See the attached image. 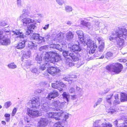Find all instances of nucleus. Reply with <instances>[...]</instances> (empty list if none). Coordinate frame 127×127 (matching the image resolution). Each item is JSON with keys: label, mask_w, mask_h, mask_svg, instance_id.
<instances>
[{"label": "nucleus", "mask_w": 127, "mask_h": 127, "mask_svg": "<svg viewBox=\"0 0 127 127\" xmlns=\"http://www.w3.org/2000/svg\"><path fill=\"white\" fill-rule=\"evenodd\" d=\"M61 59V56L56 51H52L47 52L44 57V63L39 66L40 70H44L46 68H48L51 63H54L58 62Z\"/></svg>", "instance_id": "obj_1"}, {"label": "nucleus", "mask_w": 127, "mask_h": 127, "mask_svg": "<svg viewBox=\"0 0 127 127\" xmlns=\"http://www.w3.org/2000/svg\"><path fill=\"white\" fill-rule=\"evenodd\" d=\"M109 35V38L110 41L115 40L117 42H122V41H124V40L120 37L125 38L127 36V30L123 27H117L116 31L111 32Z\"/></svg>", "instance_id": "obj_2"}, {"label": "nucleus", "mask_w": 127, "mask_h": 127, "mask_svg": "<svg viewBox=\"0 0 127 127\" xmlns=\"http://www.w3.org/2000/svg\"><path fill=\"white\" fill-rule=\"evenodd\" d=\"M77 44L73 45L70 47V50H71L73 52V54L75 56L76 60V61H78L77 63V67H79L83 65L84 63L85 60L83 57V54L82 49L80 46V44H81L78 40L77 41Z\"/></svg>", "instance_id": "obj_3"}, {"label": "nucleus", "mask_w": 127, "mask_h": 127, "mask_svg": "<svg viewBox=\"0 0 127 127\" xmlns=\"http://www.w3.org/2000/svg\"><path fill=\"white\" fill-rule=\"evenodd\" d=\"M63 56L65 58L66 64L69 66H73L74 62H76L75 56L73 53L68 51L64 50L63 52Z\"/></svg>", "instance_id": "obj_4"}, {"label": "nucleus", "mask_w": 127, "mask_h": 127, "mask_svg": "<svg viewBox=\"0 0 127 127\" xmlns=\"http://www.w3.org/2000/svg\"><path fill=\"white\" fill-rule=\"evenodd\" d=\"M14 35L17 36V37L21 39L22 42H19L16 47L17 49H21L23 48L25 46V44L27 43L28 40L26 39V36L24 34L23 32H21L19 31L15 32L12 31Z\"/></svg>", "instance_id": "obj_5"}, {"label": "nucleus", "mask_w": 127, "mask_h": 127, "mask_svg": "<svg viewBox=\"0 0 127 127\" xmlns=\"http://www.w3.org/2000/svg\"><path fill=\"white\" fill-rule=\"evenodd\" d=\"M106 69L110 71L114 72L115 74H118L120 73L123 69V66L121 64L113 63L106 66Z\"/></svg>", "instance_id": "obj_6"}, {"label": "nucleus", "mask_w": 127, "mask_h": 127, "mask_svg": "<svg viewBox=\"0 0 127 127\" xmlns=\"http://www.w3.org/2000/svg\"><path fill=\"white\" fill-rule=\"evenodd\" d=\"M66 102L65 101L64 102H62L60 100L57 99H55L52 101L51 105L52 106L55 107L54 109L56 110L59 111V112H63V113L62 107L66 105Z\"/></svg>", "instance_id": "obj_7"}, {"label": "nucleus", "mask_w": 127, "mask_h": 127, "mask_svg": "<svg viewBox=\"0 0 127 127\" xmlns=\"http://www.w3.org/2000/svg\"><path fill=\"white\" fill-rule=\"evenodd\" d=\"M81 44L84 46L87 45V47L90 48L89 52L90 54L94 53L96 50V49L97 48V46L94 43L93 41L90 39L87 40V42H86V40L84 43Z\"/></svg>", "instance_id": "obj_8"}, {"label": "nucleus", "mask_w": 127, "mask_h": 127, "mask_svg": "<svg viewBox=\"0 0 127 127\" xmlns=\"http://www.w3.org/2000/svg\"><path fill=\"white\" fill-rule=\"evenodd\" d=\"M30 34L31 39L34 40L35 43L40 45L44 44L45 41L44 38L40 36L39 34L34 33L32 34Z\"/></svg>", "instance_id": "obj_9"}, {"label": "nucleus", "mask_w": 127, "mask_h": 127, "mask_svg": "<svg viewBox=\"0 0 127 127\" xmlns=\"http://www.w3.org/2000/svg\"><path fill=\"white\" fill-rule=\"evenodd\" d=\"M64 115V113L63 112H51L49 113H47L46 114V117H45L41 118L40 120L42 118H46L48 121V118H54L56 120H60V117Z\"/></svg>", "instance_id": "obj_10"}, {"label": "nucleus", "mask_w": 127, "mask_h": 127, "mask_svg": "<svg viewBox=\"0 0 127 127\" xmlns=\"http://www.w3.org/2000/svg\"><path fill=\"white\" fill-rule=\"evenodd\" d=\"M48 124V120L46 118H41L39 121L38 127H44ZM62 123L58 122L55 124V127H64L61 125Z\"/></svg>", "instance_id": "obj_11"}, {"label": "nucleus", "mask_w": 127, "mask_h": 127, "mask_svg": "<svg viewBox=\"0 0 127 127\" xmlns=\"http://www.w3.org/2000/svg\"><path fill=\"white\" fill-rule=\"evenodd\" d=\"M28 104L31 108L38 109L40 108V103L38 98H33L29 101Z\"/></svg>", "instance_id": "obj_12"}, {"label": "nucleus", "mask_w": 127, "mask_h": 127, "mask_svg": "<svg viewBox=\"0 0 127 127\" xmlns=\"http://www.w3.org/2000/svg\"><path fill=\"white\" fill-rule=\"evenodd\" d=\"M31 24L29 25L27 27V29L25 32V34L26 35H30L33 32V30L36 29V27L35 24L36 23V21L34 20H33V21L31 23Z\"/></svg>", "instance_id": "obj_13"}, {"label": "nucleus", "mask_w": 127, "mask_h": 127, "mask_svg": "<svg viewBox=\"0 0 127 127\" xmlns=\"http://www.w3.org/2000/svg\"><path fill=\"white\" fill-rule=\"evenodd\" d=\"M112 126L110 123L101 124L100 120L95 121L93 125V127H112Z\"/></svg>", "instance_id": "obj_14"}, {"label": "nucleus", "mask_w": 127, "mask_h": 127, "mask_svg": "<svg viewBox=\"0 0 127 127\" xmlns=\"http://www.w3.org/2000/svg\"><path fill=\"white\" fill-rule=\"evenodd\" d=\"M47 70L48 73L53 76L55 75L61 71L60 69H58L57 67H50L49 66L47 69Z\"/></svg>", "instance_id": "obj_15"}, {"label": "nucleus", "mask_w": 127, "mask_h": 127, "mask_svg": "<svg viewBox=\"0 0 127 127\" xmlns=\"http://www.w3.org/2000/svg\"><path fill=\"white\" fill-rule=\"evenodd\" d=\"M27 111V114L31 117H36L39 115V112L38 110L31 109L28 108Z\"/></svg>", "instance_id": "obj_16"}, {"label": "nucleus", "mask_w": 127, "mask_h": 127, "mask_svg": "<svg viewBox=\"0 0 127 127\" xmlns=\"http://www.w3.org/2000/svg\"><path fill=\"white\" fill-rule=\"evenodd\" d=\"M76 33L78 35L79 41L81 43H84L85 42L86 39L84 37L83 33L81 30L77 31L76 32Z\"/></svg>", "instance_id": "obj_17"}, {"label": "nucleus", "mask_w": 127, "mask_h": 127, "mask_svg": "<svg viewBox=\"0 0 127 127\" xmlns=\"http://www.w3.org/2000/svg\"><path fill=\"white\" fill-rule=\"evenodd\" d=\"M59 44H54L51 45V47H52L53 48H56L60 51H63V47L66 46V44L64 42H59Z\"/></svg>", "instance_id": "obj_18"}, {"label": "nucleus", "mask_w": 127, "mask_h": 127, "mask_svg": "<svg viewBox=\"0 0 127 127\" xmlns=\"http://www.w3.org/2000/svg\"><path fill=\"white\" fill-rule=\"evenodd\" d=\"M0 40V43L3 45L7 46L10 45L11 41L9 38L10 37H5Z\"/></svg>", "instance_id": "obj_19"}, {"label": "nucleus", "mask_w": 127, "mask_h": 127, "mask_svg": "<svg viewBox=\"0 0 127 127\" xmlns=\"http://www.w3.org/2000/svg\"><path fill=\"white\" fill-rule=\"evenodd\" d=\"M59 95L58 91L56 90H54L48 94L47 98L49 100H51L52 98H54L58 97Z\"/></svg>", "instance_id": "obj_20"}, {"label": "nucleus", "mask_w": 127, "mask_h": 127, "mask_svg": "<svg viewBox=\"0 0 127 127\" xmlns=\"http://www.w3.org/2000/svg\"><path fill=\"white\" fill-rule=\"evenodd\" d=\"M118 121L117 120L115 121L113 124L115 127H127V119L125 120L124 123L118 124Z\"/></svg>", "instance_id": "obj_21"}, {"label": "nucleus", "mask_w": 127, "mask_h": 127, "mask_svg": "<svg viewBox=\"0 0 127 127\" xmlns=\"http://www.w3.org/2000/svg\"><path fill=\"white\" fill-rule=\"evenodd\" d=\"M113 96L114 97L115 100H116L119 99L118 94H116L113 96V94L107 95L106 98V101L110 105L111 104V100Z\"/></svg>", "instance_id": "obj_22"}, {"label": "nucleus", "mask_w": 127, "mask_h": 127, "mask_svg": "<svg viewBox=\"0 0 127 127\" xmlns=\"http://www.w3.org/2000/svg\"><path fill=\"white\" fill-rule=\"evenodd\" d=\"M66 39L68 41L71 42L74 37V34L71 31H69L66 34Z\"/></svg>", "instance_id": "obj_23"}, {"label": "nucleus", "mask_w": 127, "mask_h": 127, "mask_svg": "<svg viewBox=\"0 0 127 127\" xmlns=\"http://www.w3.org/2000/svg\"><path fill=\"white\" fill-rule=\"evenodd\" d=\"M40 110L42 112H44V111L48 112L49 109V106L47 103L43 104L42 105L40 106Z\"/></svg>", "instance_id": "obj_24"}, {"label": "nucleus", "mask_w": 127, "mask_h": 127, "mask_svg": "<svg viewBox=\"0 0 127 127\" xmlns=\"http://www.w3.org/2000/svg\"><path fill=\"white\" fill-rule=\"evenodd\" d=\"M33 20L31 19L28 18L22 19V21L23 23V25L26 26L31 23L33 21Z\"/></svg>", "instance_id": "obj_25"}, {"label": "nucleus", "mask_w": 127, "mask_h": 127, "mask_svg": "<svg viewBox=\"0 0 127 127\" xmlns=\"http://www.w3.org/2000/svg\"><path fill=\"white\" fill-rule=\"evenodd\" d=\"M81 24L83 26L88 28L89 29L92 30L93 29L92 25L91 23L89 22H86L85 21L82 20L81 21Z\"/></svg>", "instance_id": "obj_26"}, {"label": "nucleus", "mask_w": 127, "mask_h": 127, "mask_svg": "<svg viewBox=\"0 0 127 127\" xmlns=\"http://www.w3.org/2000/svg\"><path fill=\"white\" fill-rule=\"evenodd\" d=\"M43 55L41 53H39L37 54L36 56L35 59L37 61V63L39 64H41L42 61Z\"/></svg>", "instance_id": "obj_27"}, {"label": "nucleus", "mask_w": 127, "mask_h": 127, "mask_svg": "<svg viewBox=\"0 0 127 127\" xmlns=\"http://www.w3.org/2000/svg\"><path fill=\"white\" fill-rule=\"evenodd\" d=\"M64 35L62 33H59L57 35L56 39L58 42H64L62 41L64 38Z\"/></svg>", "instance_id": "obj_28"}, {"label": "nucleus", "mask_w": 127, "mask_h": 127, "mask_svg": "<svg viewBox=\"0 0 127 127\" xmlns=\"http://www.w3.org/2000/svg\"><path fill=\"white\" fill-rule=\"evenodd\" d=\"M10 28V27L8 26L7 27L4 28L3 30V31H4L5 34L7 35V37H11V31Z\"/></svg>", "instance_id": "obj_29"}, {"label": "nucleus", "mask_w": 127, "mask_h": 127, "mask_svg": "<svg viewBox=\"0 0 127 127\" xmlns=\"http://www.w3.org/2000/svg\"><path fill=\"white\" fill-rule=\"evenodd\" d=\"M62 95L64 99V101H65L66 102L67 105L69 101V95L68 94H67L66 92H64L62 94Z\"/></svg>", "instance_id": "obj_30"}, {"label": "nucleus", "mask_w": 127, "mask_h": 127, "mask_svg": "<svg viewBox=\"0 0 127 127\" xmlns=\"http://www.w3.org/2000/svg\"><path fill=\"white\" fill-rule=\"evenodd\" d=\"M28 46L29 49L32 50H35L37 48L36 45L32 42H29L28 44Z\"/></svg>", "instance_id": "obj_31"}, {"label": "nucleus", "mask_w": 127, "mask_h": 127, "mask_svg": "<svg viewBox=\"0 0 127 127\" xmlns=\"http://www.w3.org/2000/svg\"><path fill=\"white\" fill-rule=\"evenodd\" d=\"M121 102L127 101V94L125 93H122L120 98Z\"/></svg>", "instance_id": "obj_32"}, {"label": "nucleus", "mask_w": 127, "mask_h": 127, "mask_svg": "<svg viewBox=\"0 0 127 127\" xmlns=\"http://www.w3.org/2000/svg\"><path fill=\"white\" fill-rule=\"evenodd\" d=\"M51 86L52 88L54 89H57L59 90L60 92L63 91V90L62 88L58 87V84H57V82H56V83H52L51 84Z\"/></svg>", "instance_id": "obj_33"}, {"label": "nucleus", "mask_w": 127, "mask_h": 127, "mask_svg": "<svg viewBox=\"0 0 127 127\" xmlns=\"http://www.w3.org/2000/svg\"><path fill=\"white\" fill-rule=\"evenodd\" d=\"M23 14L20 15V19H22V17L23 16L25 17H27L29 15V12H28V10L27 9H23L22 11Z\"/></svg>", "instance_id": "obj_34"}, {"label": "nucleus", "mask_w": 127, "mask_h": 127, "mask_svg": "<svg viewBox=\"0 0 127 127\" xmlns=\"http://www.w3.org/2000/svg\"><path fill=\"white\" fill-rule=\"evenodd\" d=\"M31 52L30 51H27V52H24L23 54V58L28 59L29 58L31 55Z\"/></svg>", "instance_id": "obj_35"}, {"label": "nucleus", "mask_w": 127, "mask_h": 127, "mask_svg": "<svg viewBox=\"0 0 127 127\" xmlns=\"http://www.w3.org/2000/svg\"><path fill=\"white\" fill-rule=\"evenodd\" d=\"M65 10L66 12L69 13L72 12L73 9L72 7L70 6L65 5L64 6Z\"/></svg>", "instance_id": "obj_36"}, {"label": "nucleus", "mask_w": 127, "mask_h": 127, "mask_svg": "<svg viewBox=\"0 0 127 127\" xmlns=\"http://www.w3.org/2000/svg\"><path fill=\"white\" fill-rule=\"evenodd\" d=\"M24 121L26 124L27 125H31V124L30 122V119L28 118V117L26 116L24 117Z\"/></svg>", "instance_id": "obj_37"}, {"label": "nucleus", "mask_w": 127, "mask_h": 127, "mask_svg": "<svg viewBox=\"0 0 127 127\" xmlns=\"http://www.w3.org/2000/svg\"><path fill=\"white\" fill-rule=\"evenodd\" d=\"M113 53L111 52H107L105 55V57L107 59H110L113 57Z\"/></svg>", "instance_id": "obj_38"}, {"label": "nucleus", "mask_w": 127, "mask_h": 127, "mask_svg": "<svg viewBox=\"0 0 127 127\" xmlns=\"http://www.w3.org/2000/svg\"><path fill=\"white\" fill-rule=\"evenodd\" d=\"M7 66L9 68L12 69L16 68L17 67V65L15 64L14 63H11L9 64Z\"/></svg>", "instance_id": "obj_39"}, {"label": "nucleus", "mask_w": 127, "mask_h": 127, "mask_svg": "<svg viewBox=\"0 0 127 127\" xmlns=\"http://www.w3.org/2000/svg\"><path fill=\"white\" fill-rule=\"evenodd\" d=\"M100 44V45L99 46L98 50V51L101 52L102 51L104 47V42H102Z\"/></svg>", "instance_id": "obj_40"}, {"label": "nucleus", "mask_w": 127, "mask_h": 127, "mask_svg": "<svg viewBox=\"0 0 127 127\" xmlns=\"http://www.w3.org/2000/svg\"><path fill=\"white\" fill-rule=\"evenodd\" d=\"M12 104V103L10 101H7L4 103V107L7 109Z\"/></svg>", "instance_id": "obj_41"}, {"label": "nucleus", "mask_w": 127, "mask_h": 127, "mask_svg": "<svg viewBox=\"0 0 127 127\" xmlns=\"http://www.w3.org/2000/svg\"><path fill=\"white\" fill-rule=\"evenodd\" d=\"M31 71L32 73L35 74V75L38 74L40 72L39 71H38L36 68H32Z\"/></svg>", "instance_id": "obj_42"}, {"label": "nucleus", "mask_w": 127, "mask_h": 127, "mask_svg": "<svg viewBox=\"0 0 127 127\" xmlns=\"http://www.w3.org/2000/svg\"><path fill=\"white\" fill-rule=\"evenodd\" d=\"M63 112L64 115H62L60 117L63 116L64 117V118L65 119V120H66V119L68 118L69 117L68 114L67 113H64V111H63Z\"/></svg>", "instance_id": "obj_43"}, {"label": "nucleus", "mask_w": 127, "mask_h": 127, "mask_svg": "<svg viewBox=\"0 0 127 127\" xmlns=\"http://www.w3.org/2000/svg\"><path fill=\"white\" fill-rule=\"evenodd\" d=\"M69 92L70 94H75V90L73 88H71L69 90Z\"/></svg>", "instance_id": "obj_44"}, {"label": "nucleus", "mask_w": 127, "mask_h": 127, "mask_svg": "<svg viewBox=\"0 0 127 127\" xmlns=\"http://www.w3.org/2000/svg\"><path fill=\"white\" fill-rule=\"evenodd\" d=\"M47 48L46 46H42L40 47L39 48V50L40 51H44L43 50H45Z\"/></svg>", "instance_id": "obj_45"}, {"label": "nucleus", "mask_w": 127, "mask_h": 127, "mask_svg": "<svg viewBox=\"0 0 127 127\" xmlns=\"http://www.w3.org/2000/svg\"><path fill=\"white\" fill-rule=\"evenodd\" d=\"M56 1L60 5H62L64 3V1L63 0H56Z\"/></svg>", "instance_id": "obj_46"}, {"label": "nucleus", "mask_w": 127, "mask_h": 127, "mask_svg": "<svg viewBox=\"0 0 127 127\" xmlns=\"http://www.w3.org/2000/svg\"><path fill=\"white\" fill-rule=\"evenodd\" d=\"M17 111V109L16 108H14L13 109L12 111V112L11 114V116H13L15 115L16 111Z\"/></svg>", "instance_id": "obj_47"}, {"label": "nucleus", "mask_w": 127, "mask_h": 127, "mask_svg": "<svg viewBox=\"0 0 127 127\" xmlns=\"http://www.w3.org/2000/svg\"><path fill=\"white\" fill-rule=\"evenodd\" d=\"M76 90L77 92H78V94H80L82 92V89L80 88L79 87L76 86Z\"/></svg>", "instance_id": "obj_48"}, {"label": "nucleus", "mask_w": 127, "mask_h": 127, "mask_svg": "<svg viewBox=\"0 0 127 127\" xmlns=\"http://www.w3.org/2000/svg\"><path fill=\"white\" fill-rule=\"evenodd\" d=\"M43 89H38L36 90V91L35 92V93L36 94L41 93L43 92Z\"/></svg>", "instance_id": "obj_49"}, {"label": "nucleus", "mask_w": 127, "mask_h": 127, "mask_svg": "<svg viewBox=\"0 0 127 127\" xmlns=\"http://www.w3.org/2000/svg\"><path fill=\"white\" fill-rule=\"evenodd\" d=\"M96 39L97 40L98 43L99 44H101V43L102 42V38L101 37L96 36Z\"/></svg>", "instance_id": "obj_50"}, {"label": "nucleus", "mask_w": 127, "mask_h": 127, "mask_svg": "<svg viewBox=\"0 0 127 127\" xmlns=\"http://www.w3.org/2000/svg\"><path fill=\"white\" fill-rule=\"evenodd\" d=\"M32 64L31 61H30L27 63L26 66L27 68H30V66Z\"/></svg>", "instance_id": "obj_51"}, {"label": "nucleus", "mask_w": 127, "mask_h": 127, "mask_svg": "<svg viewBox=\"0 0 127 127\" xmlns=\"http://www.w3.org/2000/svg\"><path fill=\"white\" fill-rule=\"evenodd\" d=\"M3 32L2 30H0V40L3 37H4V36L3 35Z\"/></svg>", "instance_id": "obj_52"}, {"label": "nucleus", "mask_w": 127, "mask_h": 127, "mask_svg": "<svg viewBox=\"0 0 127 127\" xmlns=\"http://www.w3.org/2000/svg\"><path fill=\"white\" fill-rule=\"evenodd\" d=\"M63 79L64 80L68 81L69 83H71V82L72 81V79H71L66 78H63Z\"/></svg>", "instance_id": "obj_53"}, {"label": "nucleus", "mask_w": 127, "mask_h": 127, "mask_svg": "<svg viewBox=\"0 0 127 127\" xmlns=\"http://www.w3.org/2000/svg\"><path fill=\"white\" fill-rule=\"evenodd\" d=\"M49 24L45 25L44 27H42V29L44 30H46L48 28Z\"/></svg>", "instance_id": "obj_54"}, {"label": "nucleus", "mask_w": 127, "mask_h": 127, "mask_svg": "<svg viewBox=\"0 0 127 127\" xmlns=\"http://www.w3.org/2000/svg\"><path fill=\"white\" fill-rule=\"evenodd\" d=\"M6 24V23L5 22L2 21L0 22V26H4Z\"/></svg>", "instance_id": "obj_55"}, {"label": "nucleus", "mask_w": 127, "mask_h": 127, "mask_svg": "<svg viewBox=\"0 0 127 127\" xmlns=\"http://www.w3.org/2000/svg\"><path fill=\"white\" fill-rule=\"evenodd\" d=\"M124 41H123V40L122 41V42H117V44L119 45L120 47H121V46H123L124 45Z\"/></svg>", "instance_id": "obj_56"}, {"label": "nucleus", "mask_w": 127, "mask_h": 127, "mask_svg": "<svg viewBox=\"0 0 127 127\" xmlns=\"http://www.w3.org/2000/svg\"><path fill=\"white\" fill-rule=\"evenodd\" d=\"M99 22L97 21L95 25V26H96V28H94V29L95 30H97L98 29L99 27Z\"/></svg>", "instance_id": "obj_57"}, {"label": "nucleus", "mask_w": 127, "mask_h": 127, "mask_svg": "<svg viewBox=\"0 0 127 127\" xmlns=\"http://www.w3.org/2000/svg\"><path fill=\"white\" fill-rule=\"evenodd\" d=\"M77 77V76L75 74H71L69 75V78H76Z\"/></svg>", "instance_id": "obj_58"}, {"label": "nucleus", "mask_w": 127, "mask_h": 127, "mask_svg": "<svg viewBox=\"0 0 127 127\" xmlns=\"http://www.w3.org/2000/svg\"><path fill=\"white\" fill-rule=\"evenodd\" d=\"M50 35L49 34H47L45 35V37H44V38H45V39L46 40H48L49 39V38L50 37Z\"/></svg>", "instance_id": "obj_59"}, {"label": "nucleus", "mask_w": 127, "mask_h": 127, "mask_svg": "<svg viewBox=\"0 0 127 127\" xmlns=\"http://www.w3.org/2000/svg\"><path fill=\"white\" fill-rule=\"evenodd\" d=\"M115 111V109H111L109 110V111H108V113H109L112 114Z\"/></svg>", "instance_id": "obj_60"}, {"label": "nucleus", "mask_w": 127, "mask_h": 127, "mask_svg": "<svg viewBox=\"0 0 127 127\" xmlns=\"http://www.w3.org/2000/svg\"><path fill=\"white\" fill-rule=\"evenodd\" d=\"M102 98H100L98 99L97 102L99 104L102 101Z\"/></svg>", "instance_id": "obj_61"}, {"label": "nucleus", "mask_w": 127, "mask_h": 127, "mask_svg": "<svg viewBox=\"0 0 127 127\" xmlns=\"http://www.w3.org/2000/svg\"><path fill=\"white\" fill-rule=\"evenodd\" d=\"M127 61L126 59H121L120 60V62H123L124 63L126 62Z\"/></svg>", "instance_id": "obj_62"}, {"label": "nucleus", "mask_w": 127, "mask_h": 127, "mask_svg": "<svg viewBox=\"0 0 127 127\" xmlns=\"http://www.w3.org/2000/svg\"><path fill=\"white\" fill-rule=\"evenodd\" d=\"M17 4L18 6H20L21 5V0H17Z\"/></svg>", "instance_id": "obj_63"}, {"label": "nucleus", "mask_w": 127, "mask_h": 127, "mask_svg": "<svg viewBox=\"0 0 127 127\" xmlns=\"http://www.w3.org/2000/svg\"><path fill=\"white\" fill-rule=\"evenodd\" d=\"M4 116L5 118L8 117H10V115L9 114L6 113L4 114Z\"/></svg>", "instance_id": "obj_64"}]
</instances>
